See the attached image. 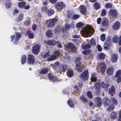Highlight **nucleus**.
Here are the masks:
<instances>
[{
    "label": "nucleus",
    "mask_w": 121,
    "mask_h": 121,
    "mask_svg": "<svg viewBox=\"0 0 121 121\" xmlns=\"http://www.w3.org/2000/svg\"><path fill=\"white\" fill-rule=\"evenodd\" d=\"M94 32L93 28L90 25H87L83 28L80 33L84 37H91Z\"/></svg>",
    "instance_id": "1"
},
{
    "label": "nucleus",
    "mask_w": 121,
    "mask_h": 121,
    "mask_svg": "<svg viewBox=\"0 0 121 121\" xmlns=\"http://www.w3.org/2000/svg\"><path fill=\"white\" fill-rule=\"evenodd\" d=\"M60 54V52L58 51L55 52L53 55L47 58V60L48 61H51L56 59Z\"/></svg>",
    "instance_id": "2"
},
{
    "label": "nucleus",
    "mask_w": 121,
    "mask_h": 121,
    "mask_svg": "<svg viewBox=\"0 0 121 121\" xmlns=\"http://www.w3.org/2000/svg\"><path fill=\"white\" fill-rule=\"evenodd\" d=\"M88 71L87 70L83 71L80 76V78L83 80L85 81L87 80L89 76L88 74Z\"/></svg>",
    "instance_id": "3"
},
{
    "label": "nucleus",
    "mask_w": 121,
    "mask_h": 121,
    "mask_svg": "<svg viewBox=\"0 0 121 121\" xmlns=\"http://www.w3.org/2000/svg\"><path fill=\"white\" fill-rule=\"evenodd\" d=\"M57 21V20L55 18L47 20V24L48 27L50 28L54 26V25L55 23Z\"/></svg>",
    "instance_id": "4"
},
{
    "label": "nucleus",
    "mask_w": 121,
    "mask_h": 121,
    "mask_svg": "<svg viewBox=\"0 0 121 121\" xmlns=\"http://www.w3.org/2000/svg\"><path fill=\"white\" fill-rule=\"evenodd\" d=\"M40 46L38 44H36L34 45L32 48V52L35 54H37L39 52Z\"/></svg>",
    "instance_id": "5"
},
{
    "label": "nucleus",
    "mask_w": 121,
    "mask_h": 121,
    "mask_svg": "<svg viewBox=\"0 0 121 121\" xmlns=\"http://www.w3.org/2000/svg\"><path fill=\"white\" fill-rule=\"evenodd\" d=\"M66 47L72 52H75L76 50V48L75 46L72 43H69L66 46Z\"/></svg>",
    "instance_id": "6"
},
{
    "label": "nucleus",
    "mask_w": 121,
    "mask_h": 121,
    "mask_svg": "<svg viewBox=\"0 0 121 121\" xmlns=\"http://www.w3.org/2000/svg\"><path fill=\"white\" fill-rule=\"evenodd\" d=\"M108 14L111 17H116L117 15V12L114 9L110 10L108 13Z\"/></svg>",
    "instance_id": "7"
},
{
    "label": "nucleus",
    "mask_w": 121,
    "mask_h": 121,
    "mask_svg": "<svg viewBox=\"0 0 121 121\" xmlns=\"http://www.w3.org/2000/svg\"><path fill=\"white\" fill-rule=\"evenodd\" d=\"M35 61V59L34 56L32 55H28V57L27 62L29 64H32Z\"/></svg>",
    "instance_id": "8"
},
{
    "label": "nucleus",
    "mask_w": 121,
    "mask_h": 121,
    "mask_svg": "<svg viewBox=\"0 0 121 121\" xmlns=\"http://www.w3.org/2000/svg\"><path fill=\"white\" fill-rule=\"evenodd\" d=\"M65 5L64 3L62 2H58L56 4V9H61L64 8Z\"/></svg>",
    "instance_id": "9"
},
{
    "label": "nucleus",
    "mask_w": 121,
    "mask_h": 121,
    "mask_svg": "<svg viewBox=\"0 0 121 121\" xmlns=\"http://www.w3.org/2000/svg\"><path fill=\"white\" fill-rule=\"evenodd\" d=\"M118 56L117 54H113L111 57V60L113 63L116 62L117 60Z\"/></svg>",
    "instance_id": "10"
},
{
    "label": "nucleus",
    "mask_w": 121,
    "mask_h": 121,
    "mask_svg": "<svg viewBox=\"0 0 121 121\" xmlns=\"http://www.w3.org/2000/svg\"><path fill=\"white\" fill-rule=\"evenodd\" d=\"M114 68L112 67H109L107 69L106 72L108 75H112L113 74Z\"/></svg>",
    "instance_id": "11"
},
{
    "label": "nucleus",
    "mask_w": 121,
    "mask_h": 121,
    "mask_svg": "<svg viewBox=\"0 0 121 121\" xmlns=\"http://www.w3.org/2000/svg\"><path fill=\"white\" fill-rule=\"evenodd\" d=\"M99 67L101 73H104L106 67L105 64L103 63H101L100 64Z\"/></svg>",
    "instance_id": "12"
},
{
    "label": "nucleus",
    "mask_w": 121,
    "mask_h": 121,
    "mask_svg": "<svg viewBox=\"0 0 121 121\" xmlns=\"http://www.w3.org/2000/svg\"><path fill=\"white\" fill-rule=\"evenodd\" d=\"M48 76L49 79L52 82H54L56 81H59L57 78L56 76H52L51 74H48Z\"/></svg>",
    "instance_id": "13"
},
{
    "label": "nucleus",
    "mask_w": 121,
    "mask_h": 121,
    "mask_svg": "<svg viewBox=\"0 0 121 121\" xmlns=\"http://www.w3.org/2000/svg\"><path fill=\"white\" fill-rule=\"evenodd\" d=\"M110 40L109 39L106 40L104 45V49L106 50H108L109 47V44L110 43Z\"/></svg>",
    "instance_id": "14"
},
{
    "label": "nucleus",
    "mask_w": 121,
    "mask_h": 121,
    "mask_svg": "<svg viewBox=\"0 0 121 121\" xmlns=\"http://www.w3.org/2000/svg\"><path fill=\"white\" fill-rule=\"evenodd\" d=\"M120 24L118 21L115 22L112 25V27L114 30H117L120 27Z\"/></svg>",
    "instance_id": "15"
},
{
    "label": "nucleus",
    "mask_w": 121,
    "mask_h": 121,
    "mask_svg": "<svg viewBox=\"0 0 121 121\" xmlns=\"http://www.w3.org/2000/svg\"><path fill=\"white\" fill-rule=\"evenodd\" d=\"M103 103L104 106H107L110 104V101L107 97H105L103 99Z\"/></svg>",
    "instance_id": "16"
},
{
    "label": "nucleus",
    "mask_w": 121,
    "mask_h": 121,
    "mask_svg": "<svg viewBox=\"0 0 121 121\" xmlns=\"http://www.w3.org/2000/svg\"><path fill=\"white\" fill-rule=\"evenodd\" d=\"M80 11L82 14H85L86 13V10L85 7L83 5H81L80 7Z\"/></svg>",
    "instance_id": "17"
},
{
    "label": "nucleus",
    "mask_w": 121,
    "mask_h": 121,
    "mask_svg": "<svg viewBox=\"0 0 121 121\" xmlns=\"http://www.w3.org/2000/svg\"><path fill=\"white\" fill-rule=\"evenodd\" d=\"M44 42L46 43L47 44L51 45H54L56 44V42L54 40H49L47 41L44 40Z\"/></svg>",
    "instance_id": "18"
},
{
    "label": "nucleus",
    "mask_w": 121,
    "mask_h": 121,
    "mask_svg": "<svg viewBox=\"0 0 121 121\" xmlns=\"http://www.w3.org/2000/svg\"><path fill=\"white\" fill-rule=\"evenodd\" d=\"M76 69L78 72H81L82 71L81 64L77 63L76 64Z\"/></svg>",
    "instance_id": "19"
},
{
    "label": "nucleus",
    "mask_w": 121,
    "mask_h": 121,
    "mask_svg": "<svg viewBox=\"0 0 121 121\" xmlns=\"http://www.w3.org/2000/svg\"><path fill=\"white\" fill-rule=\"evenodd\" d=\"M67 67L66 65H62L60 67V70L61 71L65 72L67 69Z\"/></svg>",
    "instance_id": "20"
},
{
    "label": "nucleus",
    "mask_w": 121,
    "mask_h": 121,
    "mask_svg": "<svg viewBox=\"0 0 121 121\" xmlns=\"http://www.w3.org/2000/svg\"><path fill=\"white\" fill-rule=\"evenodd\" d=\"M115 88L113 86H112L109 89L108 92L110 95H112L115 93Z\"/></svg>",
    "instance_id": "21"
},
{
    "label": "nucleus",
    "mask_w": 121,
    "mask_h": 121,
    "mask_svg": "<svg viewBox=\"0 0 121 121\" xmlns=\"http://www.w3.org/2000/svg\"><path fill=\"white\" fill-rule=\"evenodd\" d=\"M91 81L93 82L96 81V74L95 73H93L91 74Z\"/></svg>",
    "instance_id": "22"
},
{
    "label": "nucleus",
    "mask_w": 121,
    "mask_h": 121,
    "mask_svg": "<svg viewBox=\"0 0 121 121\" xmlns=\"http://www.w3.org/2000/svg\"><path fill=\"white\" fill-rule=\"evenodd\" d=\"M16 33V37L15 38L16 41L14 42V43L15 44H17V41L18 39L20 38L21 36V34L20 33Z\"/></svg>",
    "instance_id": "23"
},
{
    "label": "nucleus",
    "mask_w": 121,
    "mask_h": 121,
    "mask_svg": "<svg viewBox=\"0 0 121 121\" xmlns=\"http://www.w3.org/2000/svg\"><path fill=\"white\" fill-rule=\"evenodd\" d=\"M26 4V3L25 2L23 1L18 3V5L20 8H22L24 7Z\"/></svg>",
    "instance_id": "24"
},
{
    "label": "nucleus",
    "mask_w": 121,
    "mask_h": 121,
    "mask_svg": "<svg viewBox=\"0 0 121 121\" xmlns=\"http://www.w3.org/2000/svg\"><path fill=\"white\" fill-rule=\"evenodd\" d=\"M67 74L68 77L71 78L73 76V71L71 70H68L67 71Z\"/></svg>",
    "instance_id": "25"
},
{
    "label": "nucleus",
    "mask_w": 121,
    "mask_h": 121,
    "mask_svg": "<svg viewBox=\"0 0 121 121\" xmlns=\"http://www.w3.org/2000/svg\"><path fill=\"white\" fill-rule=\"evenodd\" d=\"M117 113H116L112 112H111L110 116V117L112 119H115L117 118Z\"/></svg>",
    "instance_id": "26"
},
{
    "label": "nucleus",
    "mask_w": 121,
    "mask_h": 121,
    "mask_svg": "<svg viewBox=\"0 0 121 121\" xmlns=\"http://www.w3.org/2000/svg\"><path fill=\"white\" fill-rule=\"evenodd\" d=\"M96 99L97 101V106L98 107H100L102 104L100 99L99 97H97L96 98Z\"/></svg>",
    "instance_id": "27"
},
{
    "label": "nucleus",
    "mask_w": 121,
    "mask_h": 121,
    "mask_svg": "<svg viewBox=\"0 0 121 121\" xmlns=\"http://www.w3.org/2000/svg\"><path fill=\"white\" fill-rule=\"evenodd\" d=\"M62 28H60L59 26H57L55 29L54 31L55 33H59L60 30H61V31L63 32H64V30H62Z\"/></svg>",
    "instance_id": "28"
},
{
    "label": "nucleus",
    "mask_w": 121,
    "mask_h": 121,
    "mask_svg": "<svg viewBox=\"0 0 121 121\" xmlns=\"http://www.w3.org/2000/svg\"><path fill=\"white\" fill-rule=\"evenodd\" d=\"M103 19V21L102 23V25L104 26H107L108 23V20L106 18H104Z\"/></svg>",
    "instance_id": "29"
},
{
    "label": "nucleus",
    "mask_w": 121,
    "mask_h": 121,
    "mask_svg": "<svg viewBox=\"0 0 121 121\" xmlns=\"http://www.w3.org/2000/svg\"><path fill=\"white\" fill-rule=\"evenodd\" d=\"M60 66V63L58 62H56L54 64L52 65V68L54 69H56L58 68Z\"/></svg>",
    "instance_id": "30"
},
{
    "label": "nucleus",
    "mask_w": 121,
    "mask_h": 121,
    "mask_svg": "<svg viewBox=\"0 0 121 121\" xmlns=\"http://www.w3.org/2000/svg\"><path fill=\"white\" fill-rule=\"evenodd\" d=\"M115 76L116 78L121 77V70H119L116 72Z\"/></svg>",
    "instance_id": "31"
},
{
    "label": "nucleus",
    "mask_w": 121,
    "mask_h": 121,
    "mask_svg": "<svg viewBox=\"0 0 121 121\" xmlns=\"http://www.w3.org/2000/svg\"><path fill=\"white\" fill-rule=\"evenodd\" d=\"M67 103L69 107L71 108H74V104L72 100H68Z\"/></svg>",
    "instance_id": "32"
},
{
    "label": "nucleus",
    "mask_w": 121,
    "mask_h": 121,
    "mask_svg": "<svg viewBox=\"0 0 121 121\" xmlns=\"http://www.w3.org/2000/svg\"><path fill=\"white\" fill-rule=\"evenodd\" d=\"M94 8L96 10L99 9L100 8V6L99 3H96L94 4Z\"/></svg>",
    "instance_id": "33"
},
{
    "label": "nucleus",
    "mask_w": 121,
    "mask_h": 121,
    "mask_svg": "<svg viewBox=\"0 0 121 121\" xmlns=\"http://www.w3.org/2000/svg\"><path fill=\"white\" fill-rule=\"evenodd\" d=\"M27 33L28 35V37L29 38L32 39L33 38L34 35L32 33H31L30 30H28Z\"/></svg>",
    "instance_id": "34"
},
{
    "label": "nucleus",
    "mask_w": 121,
    "mask_h": 121,
    "mask_svg": "<svg viewBox=\"0 0 121 121\" xmlns=\"http://www.w3.org/2000/svg\"><path fill=\"white\" fill-rule=\"evenodd\" d=\"M110 100L114 105H116L117 104L118 102L116 99L113 97H112L110 98Z\"/></svg>",
    "instance_id": "35"
},
{
    "label": "nucleus",
    "mask_w": 121,
    "mask_h": 121,
    "mask_svg": "<svg viewBox=\"0 0 121 121\" xmlns=\"http://www.w3.org/2000/svg\"><path fill=\"white\" fill-rule=\"evenodd\" d=\"M47 13L48 16H51L54 13V11L53 10L49 9L47 11Z\"/></svg>",
    "instance_id": "36"
},
{
    "label": "nucleus",
    "mask_w": 121,
    "mask_h": 121,
    "mask_svg": "<svg viewBox=\"0 0 121 121\" xmlns=\"http://www.w3.org/2000/svg\"><path fill=\"white\" fill-rule=\"evenodd\" d=\"M26 60V57L25 55H23L22 58L21 62L22 64H24Z\"/></svg>",
    "instance_id": "37"
},
{
    "label": "nucleus",
    "mask_w": 121,
    "mask_h": 121,
    "mask_svg": "<svg viewBox=\"0 0 121 121\" xmlns=\"http://www.w3.org/2000/svg\"><path fill=\"white\" fill-rule=\"evenodd\" d=\"M46 35L48 37L51 38L52 35V31L50 30H48L46 33Z\"/></svg>",
    "instance_id": "38"
},
{
    "label": "nucleus",
    "mask_w": 121,
    "mask_h": 121,
    "mask_svg": "<svg viewBox=\"0 0 121 121\" xmlns=\"http://www.w3.org/2000/svg\"><path fill=\"white\" fill-rule=\"evenodd\" d=\"M100 84L99 82H97L95 84L94 87H95L96 90L100 89Z\"/></svg>",
    "instance_id": "39"
},
{
    "label": "nucleus",
    "mask_w": 121,
    "mask_h": 121,
    "mask_svg": "<svg viewBox=\"0 0 121 121\" xmlns=\"http://www.w3.org/2000/svg\"><path fill=\"white\" fill-rule=\"evenodd\" d=\"M114 108V106L113 105H110L107 108V110L108 111H110L111 110H113Z\"/></svg>",
    "instance_id": "40"
},
{
    "label": "nucleus",
    "mask_w": 121,
    "mask_h": 121,
    "mask_svg": "<svg viewBox=\"0 0 121 121\" xmlns=\"http://www.w3.org/2000/svg\"><path fill=\"white\" fill-rule=\"evenodd\" d=\"M118 37L116 35H115L113 37L112 41L114 43H117V41Z\"/></svg>",
    "instance_id": "41"
},
{
    "label": "nucleus",
    "mask_w": 121,
    "mask_h": 121,
    "mask_svg": "<svg viewBox=\"0 0 121 121\" xmlns=\"http://www.w3.org/2000/svg\"><path fill=\"white\" fill-rule=\"evenodd\" d=\"M90 44L92 46H95L96 45V43L94 39L92 38L91 39L90 41Z\"/></svg>",
    "instance_id": "42"
},
{
    "label": "nucleus",
    "mask_w": 121,
    "mask_h": 121,
    "mask_svg": "<svg viewBox=\"0 0 121 121\" xmlns=\"http://www.w3.org/2000/svg\"><path fill=\"white\" fill-rule=\"evenodd\" d=\"M99 56L101 59H103L105 58V55L102 53H100L99 55Z\"/></svg>",
    "instance_id": "43"
},
{
    "label": "nucleus",
    "mask_w": 121,
    "mask_h": 121,
    "mask_svg": "<svg viewBox=\"0 0 121 121\" xmlns=\"http://www.w3.org/2000/svg\"><path fill=\"white\" fill-rule=\"evenodd\" d=\"M23 14L22 13H20L18 17V19L19 21H20L23 19Z\"/></svg>",
    "instance_id": "44"
},
{
    "label": "nucleus",
    "mask_w": 121,
    "mask_h": 121,
    "mask_svg": "<svg viewBox=\"0 0 121 121\" xmlns=\"http://www.w3.org/2000/svg\"><path fill=\"white\" fill-rule=\"evenodd\" d=\"M91 47V45L89 44H85L82 47L84 49H89Z\"/></svg>",
    "instance_id": "45"
},
{
    "label": "nucleus",
    "mask_w": 121,
    "mask_h": 121,
    "mask_svg": "<svg viewBox=\"0 0 121 121\" xmlns=\"http://www.w3.org/2000/svg\"><path fill=\"white\" fill-rule=\"evenodd\" d=\"M91 52V50H90L88 49L83 51L82 52V53L83 54L87 55V54L90 53Z\"/></svg>",
    "instance_id": "46"
},
{
    "label": "nucleus",
    "mask_w": 121,
    "mask_h": 121,
    "mask_svg": "<svg viewBox=\"0 0 121 121\" xmlns=\"http://www.w3.org/2000/svg\"><path fill=\"white\" fill-rule=\"evenodd\" d=\"M5 4L6 8L8 9L10 8L11 5V3L9 2H6Z\"/></svg>",
    "instance_id": "47"
},
{
    "label": "nucleus",
    "mask_w": 121,
    "mask_h": 121,
    "mask_svg": "<svg viewBox=\"0 0 121 121\" xmlns=\"http://www.w3.org/2000/svg\"><path fill=\"white\" fill-rule=\"evenodd\" d=\"M48 71V69L47 68H45L41 70L40 72V73L44 74L47 73Z\"/></svg>",
    "instance_id": "48"
},
{
    "label": "nucleus",
    "mask_w": 121,
    "mask_h": 121,
    "mask_svg": "<svg viewBox=\"0 0 121 121\" xmlns=\"http://www.w3.org/2000/svg\"><path fill=\"white\" fill-rule=\"evenodd\" d=\"M79 98L81 100H82L84 102H86L87 101V99L86 98H85L84 96L83 95L80 96Z\"/></svg>",
    "instance_id": "49"
},
{
    "label": "nucleus",
    "mask_w": 121,
    "mask_h": 121,
    "mask_svg": "<svg viewBox=\"0 0 121 121\" xmlns=\"http://www.w3.org/2000/svg\"><path fill=\"white\" fill-rule=\"evenodd\" d=\"M87 95L88 97L91 99L92 98V95L91 92L90 91H88L87 93Z\"/></svg>",
    "instance_id": "50"
},
{
    "label": "nucleus",
    "mask_w": 121,
    "mask_h": 121,
    "mask_svg": "<svg viewBox=\"0 0 121 121\" xmlns=\"http://www.w3.org/2000/svg\"><path fill=\"white\" fill-rule=\"evenodd\" d=\"M101 40L102 41H104L105 39V35L104 34H102L100 37Z\"/></svg>",
    "instance_id": "51"
},
{
    "label": "nucleus",
    "mask_w": 121,
    "mask_h": 121,
    "mask_svg": "<svg viewBox=\"0 0 121 121\" xmlns=\"http://www.w3.org/2000/svg\"><path fill=\"white\" fill-rule=\"evenodd\" d=\"M100 85L102 88L106 87L108 86V84H105L103 82H102L100 84Z\"/></svg>",
    "instance_id": "52"
},
{
    "label": "nucleus",
    "mask_w": 121,
    "mask_h": 121,
    "mask_svg": "<svg viewBox=\"0 0 121 121\" xmlns=\"http://www.w3.org/2000/svg\"><path fill=\"white\" fill-rule=\"evenodd\" d=\"M49 52H48L45 53L43 55V57L44 58H48V57L49 55Z\"/></svg>",
    "instance_id": "53"
},
{
    "label": "nucleus",
    "mask_w": 121,
    "mask_h": 121,
    "mask_svg": "<svg viewBox=\"0 0 121 121\" xmlns=\"http://www.w3.org/2000/svg\"><path fill=\"white\" fill-rule=\"evenodd\" d=\"M106 11L105 9H103L101 13V15L102 16H104L106 14Z\"/></svg>",
    "instance_id": "54"
},
{
    "label": "nucleus",
    "mask_w": 121,
    "mask_h": 121,
    "mask_svg": "<svg viewBox=\"0 0 121 121\" xmlns=\"http://www.w3.org/2000/svg\"><path fill=\"white\" fill-rule=\"evenodd\" d=\"M81 58L79 57H76V58L75 63L76 64L77 63L81 64L80 62V60H81Z\"/></svg>",
    "instance_id": "55"
},
{
    "label": "nucleus",
    "mask_w": 121,
    "mask_h": 121,
    "mask_svg": "<svg viewBox=\"0 0 121 121\" xmlns=\"http://www.w3.org/2000/svg\"><path fill=\"white\" fill-rule=\"evenodd\" d=\"M112 6V5L110 3L106 4L105 5V7L106 8H110Z\"/></svg>",
    "instance_id": "56"
},
{
    "label": "nucleus",
    "mask_w": 121,
    "mask_h": 121,
    "mask_svg": "<svg viewBox=\"0 0 121 121\" xmlns=\"http://www.w3.org/2000/svg\"><path fill=\"white\" fill-rule=\"evenodd\" d=\"M79 17V15L78 14H75L74 15L73 17L72 18L73 19H78Z\"/></svg>",
    "instance_id": "57"
},
{
    "label": "nucleus",
    "mask_w": 121,
    "mask_h": 121,
    "mask_svg": "<svg viewBox=\"0 0 121 121\" xmlns=\"http://www.w3.org/2000/svg\"><path fill=\"white\" fill-rule=\"evenodd\" d=\"M83 24V23H82V22H79L77 24L76 26L77 27H80L82 26Z\"/></svg>",
    "instance_id": "58"
},
{
    "label": "nucleus",
    "mask_w": 121,
    "mask_h": 121,
    "mask_svg": "<svg viewBox=\"0 0 121 121\" xmlns=\"http://www.w3.org/2000/svg\"><path fill=\"white\" fill-rule=\"evenodd\" d=\"M97 47L99 51L101 52L102 51V48L100 45H97Z\"/></svg>",
    "instance_id": "59"
},
{
    "label": "nucleus",
    "mask_w": 121,
    "mask_h": 121,
    "mask_svg": "<svg viewBox=\"0 0 121 121\" xmlns=\"http://www.w3.org/2000/svg\"><path fill=\"white\" fill-rule=\"evenodd\" d=\"M65 27L66 29L68 30L70 28L71 26L69 24H66L65 25Z\"/></svg>",
    "instance_id": "60"
},
{
    "label": "nucleus",
    "mask_w": 121,
    "mask_h": 121,
    "mask_svg": "<svg viewBox=\"0 0 121 121\" xmlns=\"http://www.w3.org/2000/svg\"><path fill=\"white\" fill-rule=\"evenodd\" d=\"M118 78L116 80V82L117 83H119L121 82V77H118Z\"/></svg>",
    "instance_id": "61"
},
{
    "label": "nucleus",
    "mask_w": 121,
    "mask_h": 121,
    "mask_svg": "<svg viewBox=\"0 0 121 121\" xmlns=\"http://www.w3.org/2000/svg\"><path fill=\"white\" fill-rule=\"evenodd\" d=\"M64 57L65 59H69V57L67 55V54H64Z\"/></svg>",
    "instance_id": "62"
},
{
    "label": "nucleus",
    "mask_w": 121,
    "mask_h": 121,
    "mask_svg": "<svg viewBox=\"0 0 121 121\" xmlns=\"http://www.w3.org/2000/svg\"><path fill=\"white\" fill-rule=\"evenodd\" d=\"M37 26L35 24H34L33 25L32 27L33 30H34L36 29Z\"/></svg>",
    "instance_id": "63"
},
{
    "label": "nucleus",
    "mask_w": 121,
    "mask_h": 121,
    "mask_svg": "<svg viewBox=\"0 0 121 121\" xmlns=\"http://www.w3.org/2000/svg\"><path fill=\"white\" fill-rule=\"evenodd\" d=\"M118 121H121V109L120 110L119 114V117L118 119Z\"/></svg>",
    "instance_id": "64"
}]
</instances>
